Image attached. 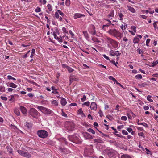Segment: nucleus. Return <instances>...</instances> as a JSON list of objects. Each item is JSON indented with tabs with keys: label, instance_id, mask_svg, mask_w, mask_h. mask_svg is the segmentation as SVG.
Returning <instances> with one entry per match:
<instances>
[{
	"label": "nucleus",
	"instance_id": "3c124183",
	"mask_svg": "<svg viewBox=\"0 0 158 158\" xmlns=\"http://www.w3.org/2000/svg\"><path fill=\"white\" fill-rule=\"evenodd\" d=\"M5 88L3 86H0V91H5Z\"/></svg>",
	"mask_w": 158,
	"mask_h": 158
},
{
	"label": "nucleus",
	"instance_id": "052dcab7",
	"mask_svg": "<svg viewBox=\"0 0 158 158\" xmlns=\"http://www.w3.org/2000/svg\"><path fill=\"white\" fill-rule=\"evenodd\" d=\"M1 98L4 101H6L7 100L8 98H7L6 97L3 96H1Z\"/></svg>",
	"mask_w": 158,
	"mask_h": 158
},
{
	"label": "nucleus",
	"instance_id": "ea45409f",
	"mask_svg": "<svg viewBox=\"0 0 158 158\" xmlns=\"http://www.w3.org/2000/svg\"><path fill=\"white\" fill-rule=\"evenodd\" d=\"M152 98V96L148 95L147 97V99L148 101L150 102H153V100H152L151 98Z\"/></svg>",
	"mask_w": 158,
	"mask_h": 158
},
{
	"label": "nucleus",
	"instance_id": "f704fd0d",
	"mask_svg": "<svg viewBox=\"0 0 158 158\" xmlns=\"http://www.w3.org/2000/svg\"><path fill=\"white\" fill-rule=\"evenodd\" d=\"M114 15V11L112 10H111L110 13L108 15V16L109 17H113Z\"/></svg>",
	"mask_w": 158,
	"mask_h": 158
},
{
	"label": "nucleus",
	"instance_id": "6ab92c4d",
	"mask_svg": "<svg viewBox=\"0 0 158 158\" xmlns=\"http://www.w3.org/2000/svg\"><path fill=\"white\" fill-rule=\"evenodd\" d=\"M83 35H84V37L87 40H90L89 36V34L88 33L87 31H84L82 32Z\"/></svg>",
	"mask_w": 158,
	"mask_h": 158
},
{
	"label": "nucleus",
	"instance_id": "4468645a",
	"mask_svg": "<svg viewBox=\"0 0 158 158\" xmlns=\"http://www.w3.org/2000/svg\"><path fill=\"white\" fill-rule=\"evenodd\" d=\"M90 108L92 110L94 111H96L97 109V105L95 102H92L91 105H90Z\"/></svg>",
	"mask_w": 158,
	"mask_h": 158
},
{
	"label": "nucleus",
	"instance_id": "0eeeda50",
	"mask_svg": "<svg viewBox=\"0 0 158 158\" xmlns=\"http://www.w3.org/2000/svg\"><path fill=\"white\" fill-rule=\"evenodd\" d=\"M29 114L30 116L36 118L39 113L35 108H31L29 111Z\"/></svg>",
	"mask_w": 158,
	"mask_h": 158
},
{
	"label": "nucleus",
	"instance_id": "69168bd1",
	"mask_svg": "<svg viewBox=\"0 0 158 158\" xmlns=\"http://www.w3.org/2000/svg\"><path fill=\"white\" fill-rule=\"evenodd\" d=\"M150 41V39H147V40H146V45H147V46H149L148 44L149 43Z\"/></svg>",
	"mask_w": 158,
	"mask_h": 158
},
{
	"label": "nucleus",
	"instance_id": "9b49d317",
	"mask_svg": "<svg viewBox=\"0 0 158 158\" xmlns=\"http://www.w3.org/2000/svg\"><path fill=\"white\" fill-rule=\"evenodd\" d=\"M110 54L111 56H116L117 57H118L121 54L118 51H114L113 50H111L110 52Z\"/></svg>",
	"mask_w": 158,
	"mask_h": 158
},
{
	"label": "nucleus",
	"instance_id": "bf43d9fd",
	"mask_svg": "<svg viewBox=\"0 0 158 158\" xmlns=\"http://www.w3.org/2000/svg\"><path fill=\"white\" fill-rule=\"evenodd\" d=\"M98 114L101 117H102L103 115V112L101 110H100L98 112Z\"/></svg>",
	"mask_w": 158,
	"mask_h": 158
},
{
	"label": "nucleus",
	"instance_id": "aec40b11",
	"mask_svg": "<svg viewBox=\"0 0 158 158\" xmlns=\"http://www.w3.org/2000/svg\"><path fill=\"white\" fill-rule=\"evenodd\" d=\"M77 114H79L82 117H85V116L83 113L81 108L79 109L77 112Z\"/></svg>",
	"mask_w": 158,
	"mask_h": 158
},
{
	"label": "nucleus",
	"instance_id": "6e6d98bb",
	"mask_svg": "<svg viewBox=\"0 0 158 158\" xmlns=\"http://www.w3.org/2000/svg\"><path fill=\"white\" fill-rule=\"evenodd\" d=\"M61 115L63 116V117H64L65 118H67L68 117L67 114L65 113L63 111V110H62Z\"/></svg>",
	"mask_w": 158,
	"mask_h": 158
},
{
	"label": "nucleus",
	"instance_id": "de8ad7c7",
	"mask_svg": "<svg viewBox=\"0 0 158 158\" xmlns=\"http://www.w3.org/2000/svg\"><path fill=\"white\" fill-rule=\"evenodd\" d=\"M109 79L112 80L114 82V83L117 81L112 76L109 77Z\"/></svg>",
	"mask_w": 158,
	"mask_h": 158
},
{
	"label": "nucleus",
	"instance_id": "473e14b6",
	"mask_svg": "<svg viewBox=\"0 0 158 158\" xmlns=\"http://www.w3.org/2000/svg\"><path fill=\"white\" fill-rule=\"evenodd\" d=\"M60 141L61 142H62L66 144H67V142L66 141V139L64 138H62L60 139Z\"/></svg>",
	"mask_w": 158,
	"mask_h": 158
},
{
	"label": "nucleus",
	"instance_id": "a211bd4d",
	"mask_svg": "<svg viewBox=\"0 0 158 158\" xmlns=\"http://www.w3.org/2000/svg\"><path fill=\"white\" fill-rule=\"evenodd\" d=\"M85 15L80 13H75L74 14L73 18L75 19L78 18H80L82 17H85Z\"/></svg>",
	"mask_w": 158,
	"mask_h": 158
},
{
	"label": "nucleus",
	"instance_id": "f03ea898",
	"mask_svg": "<svg viewBox=\"0 0 158 158\" xmlns=\"http://www.w3.org/2000/svg\"><path fill=\"white\" fill-rule=\"evenodd\" d=\"M106 39L108 45L109 47L111 48L112 49H116L118 48L119 44L118 42L110 37H106Z\"/></svg>",
	"mask_w": 158,
	"mask_h": 158
},
{
	"label": "nucleus",
	"instance_id": "6e6552de",
	"mask_svg": "<svg viewBox=\"0 0 158 158\" xmlns=\"http://www.w3.org/2000/svg\"><path fill=\"white\" fill-rule=\"evenodd\" d=\"M88 31L90 34L92 35H97V34L96 32L95 29V27L94 25H90L88 28Z\"/></svg>",
	"mask_w": 158,
	"mask_h": 158
},
{
	"label": "nucleus",
	"instance_id": "39448f33",
	"mask_svg": "<svg viewBox=\"0 0 158 158\" xmlns=\"http://www.w3.org/2000/svg\"><path fill=\"white\" fill-rule=\"evenodd\" d=\"M37 134L39 137L42 138H45L48 135V132L46 131L43 130H38Z\"/></svg>",
	"mask_w": 158,
	"mask_h": 158
},
{
	"label": "nucleus",
	"instance_id": "79ce46f5",
	"mask_svg": "<svg viewBox=\"0 0 158 158\" xmlns=\"http://www.w3.org/2000/svg\"><path fill=\"white\" fill-rule=\"evenodd\" d=\"M41 10V8L39 6H38L37 8L35 9V11L36 12L38 13L40 12Z\"/></svg>",
	"mask_w": 158,
	"mask_h": 158
},
{
	"label": "nucleus",
	"instance_id": "49530a36",
	"mask_svg": "<svg viewBox=\"0 0 158 158\" xmlns=\"http://www.w3.org/2000/svg\"><path fill=\"white\" fill-rule=\"evenodd\" d=\"M54 16L55 18L57 19H58V18L60 17V16H59V13L57 11L54 14Z\"/></svg>",
	"mask_w": 158,
	"mask_h": 158
},
{
	"label": "nucleus",
	"instance_id": "7ed1b4c3",
	"mask_svg": "<svg viewBox=\"0 0 158 158\" xmlns=\"http://www.w3.org/2000/svg\"><path fill=\"white\" fill-rule=\"evenodd\" d=\"M36 108L40 111L45 115L52 116L53 114V112L52 110L46 107L42 106H38Z\"/></svg>",
	"mask_w": 158,
	"mask_h": 158
},
{
	"label": "nucleus",
	"instance_id": "bb28decb",
	"mask_svg": "<svg viewBox=\"0 0 158 158\" xmlns=\"http://www.w3.org/2000/svg\"><path fill=\"white\" fill-rule=\"evenodd\" d=\"M118 15L119 16V18H120L119 19L120 21L123 20V17H124V15L123 14H122L121 12H118Z\"/></svg>",
	"mask_w": 158,
	"mask_h": 158
},
{
	"label": "nucleus",
	"instance_id": "72a5a7b5",
	"mask_svg": "<svg viewBox=\"0 0 158 158\" xmlns=\"http://www.w3.org/2000/svg\"><path fill=\"white\" fill-rule=\"evenodd\" d=\"M87 131L90 133H91L93 134H95V131L92 128H89L88 129H87Z\"/></svg>",
	"mask_w": 158,
	"mask_h": 158
},
{
	"label": "nucleus",
	"instance_id": "09e8293b",
	"mask_svg": "<svg viewBox=\"0 0 158 158\" xmlns=\"http://www.w3.org/2000/svg\"><path fill=\"white\" fill-rule=\"evenodd\" d=\"M157 64H158V60H157L155 62H153L151 64H152V66L154 67Z\"/></svg>",
	"mask_w": 158,
	"mask_h": 158
},
{
	"label": "nucleus",
	"instance_id": "b1692460",
	"mask_svg": "<svg viewBox=\"0 0 158 158\" xmlns=\"http://www.w3.org/2000/svg\"><path fill=\"white\" fill-rule=\"evenodd\" d=\"M67 103V101L65 98H63L61 99V103L62 106H65L66 105Z\"/></svg>",
	"mask_w": 158,
	"mask_h": 158
},
{
	"label": "nucleus",
	"instance_id": "c85d7f7f",
	"mask_svg": "<svg viewBox=\"0 0 158 158\" xmlns=\"http://www.w3.org/2000/svg\"><path fill=\"white\" fill-rule=\"evenodd\" d=\"M121 158H131V156L127 154H124L121 156Z\"/></svg>",
	"mask_w": 158,
	"mask_h": 158
},
{
	"label": "nucleus",
	"instance_id": "9d476101",
	"mask_svg": "<svg viewBox=\"0 0 158 158\" xmlns=\"http://www.w3.org/2000/svg\"><path fill=\"white\" fill-rule=\"evenodd\" d=\"M116 151L114 149H109L106 151V154L110 158L113 157L115 154Z\"/></svg>",
	"mask_w": 158,
	"mask_h": 158
},
{
	"label": "nucleus",
	"instance_id": "ddd939ff",
	"mask_svg": "<svg viewBox=\"0 0 158 158\" xmlns=\"http://www.w3.org/2000/svg\"><path fill=\"white\" fill-rule=\"evenodd\" d=\"M84 136L85 139H88L91 140L93 138V136L87 132H85L84 134Z\"/></svg>",
	"mask_w": 158,
	"mask_h": 158
},
{
	"label": "nucleus",
	"instance_id": "f257e3e1",
	"mask_svg": "<svg viewBox=\"0 0 158 158\" xmlns=\"http://www.w3.org/2000/svg\"><path fill=\"white\" fill-rule=\"evenodd\" d=\"M107 33L110 35L115 37L118 40H119L123 37V33H120L118 30L115 28H112L109 29Z\"/></svg>",
	"mask_w": 158,
	"mask_h": 158
},
{
	"label": "nucleus",
	"instance_id": "58836bf2",
	"mask_svg": "<svg viewBox=\"0 0 158 158\" xmlns=\"http://www.w3.org/2000/svg\"><path fill=\"white\" fill-rule=\"evenodd\" d=\"M51 104L53 105H55V106H58V102H57L56 100H54L52 101Z\"/></svg>",
	"mask_w": 158,
	"mask_h": 158
},
{
	"label": "nucleus",
	"instance_id": "a878e982",
	"mask_svg": "<svg viewBox=\"0 0 158 158\" xmlns=\"http://www.w3.org/2000/svg\"><path fill=\"white\" fill-rule=\"evenodd\" d=\"M6 148L7 149V151L10 153H12L13 152V149L10 146H7L6 147Z\"/></svg>",
	"mask_w": 158,
	"mask_h": 158
},
{
	"label": "nucleus",
	"instance_id": "393cba45",
	"mask_svg": "<svg viewBox=\"0 0 158 158\" xmlns=\"http://www.w3.org/2000/svg\"><path fill=\"white\" fill-rule=\"evenodd\" d=\"M127 7L129 10L131 12L134 13L135 12V10L134 8L128 6H127Z\"/></svg>",
	"mask_w": 158,
	"mask_h": 158
},
{
	"label": "nucleus",
	"instance_id": "5701e85b",
	"mask_svg": "<svg viewBox=\"0 0 158 158\" xmlns=\"http://www.w3.org/2000/svg\"><path fill=\"white\" fill-rule=\"evenodd\" d=\"M139 119H138V121L137 122V124L139 125H142L145 127L146 128H148V125L145 122H143V123H139Z\"/></svg>",
	"mask_w": 158,
	"mask_h": 158
},
{
	"label": "nucleus",
	"instance_id": "7c9ffc66",
	"mask_svg": "<svg viewBox=\"0 0 158 158\" xmlns=\"http://www.w3.org/2000/svg\"><path fill=\"white\" fill-rule=\"evenodd\" d=\"M9 86L10 87L14 88V89H15V88H16V87H17V86L16 85L13 83H10Z\"/></svg>",
	"mask_w": 158,
	"mask_h": 158
},
{
	"label": "nucleus",
	"instance_id": "864d4df0",
	"mask_svg": "<svg viewBox=\"0 0 158 158\" xmlns=\"http://www.w3.org/2000/svg\"><path fill=\"white\" fill-rule=\"evenodd\" d=\"M139 17L140 18H142V19H146L147 18V16H146L143 15H140Z\"/></svg>",
	"mask_w": 158,
	"mask_h": 158
},
{
	"label": "nucleus",
	"instance_id": "2eb2a0df",
	"mask_svg": "<svg viewBox=\"0 0 158 158\" xmlns=\"http://www.w3.org/2000/svg\"><path fill=\"white\" fill-rule=\"evenodd\" d=\"M56 33V32L54 31L53 32L52 35L54 36V38L56 40H57L58 41L60 42H62L63 40L62 37L59 38L58 37H57Z\"/></svg>",
	"mask_w": 158,
	"mask_h": 158
},
{
	"label": "nucleus",
	"instance_id": "f3484780",
	"mask_svg": "<svg viewBox=\"0 0 158 158\" xmlns=\"http://www.w3.org/2000/svg\"><path fill=\"white\" fill-rule=\"evenodd\" d=\"M20 109L21 113L23 114L26 115L27 114V109L26 107L23 106H20Z\"/></svg>",
	"mask_w": 158,
	"mask_h": 158
},
{
	"label": "nucleus",
	"instance_id": "a18cd8bd",
	"mask_svg": "<svg viewBox=\"0 0 158 158\" xmlns=\"http://www.w3.org/2000/svg\"><path fill=\"white\" fill-rule=\"evenodd\" d=\"M142 78V76L141 74H138L135 76V78L136 79H141Z\"/></svg>",
	"mask_w": 158,
	"mask_h": 158
},
{
	"label": "nucleus",
	"instance_id": "cd10ccee",
	"mask_svg": "<svg viewBox=\"0 0 158 158\" xmlns=\"http://www.w3.org/2000/svg\"><path fill=\"white\" fill-rule=\"evenodd\" d=\"M126 129L129 132H131L132 135H133L134 134L135 132L133 130L132 128H127Z\"/></svg>",
	"mask_w": 158,
	"mask_h": 158
},
{
	"label": "nucleus",
	"instance_id": "1a4fd4ad",
	"mask_svg": "<svg viewBox=\"0 0 158 158\" xmlns=\"http://www.w3.org/2000/svg\"><path fill=\"white\" fill-rule=\"evenodd\" d=\"M18 153L21 155L27 158H30L31 156V155L28 152L23 151L22 150L19 149L17 151Z\"/></svg>",
	"mask_w": 158,
	"mask_h": 158
},
{
	"label": "nucleus",
	"instance_id": "774afa93",
	"mask_svg": "<svg viewBox=\"0 0 158 158\" xmlns=\"http://www.w3.org/2000/svg\"><path fill=\"white\" fill-rule=\"evenodd\" d=\"M121 119L123 120H127V117L126 116H123L121 117Z\"/></svg>",
	"mask_w": 158,
	"mask_h": 158
},
{
	"label": "nucleus",
	"instance_id": "5fc2aeb1",
	"mask_svg": "<svg viewBox=\"0 0 158 158\" xmlns=\"http://www.w3.org/2000/svg\"><path fill=\"white\" fill-rule=\"evenodd\" d=\"M141 11L143 14H147L149 12L148 8L147 10H142Z\"/></svg>",
	"mask_w": 158,
	"mask_h": 158
},
{
	"label": "nucleus",
	"instance_id": "4be33fe9",
	"mask_svg": "<svg viewBox=\"0 0 158 158\" xmlns=\"http://www.w3.org/2000/svg\"><path fill=\"white\" fill-rule=\"evenodd\" d=\"M94 142L95 143H104L103 141L101 140L100 139H95L94 140Z\"/></svg>",
	"mask_w": 158,
	"mask_h": 158
},
{
	"label": "nucleus",
	"instance_id": "4c0bfd02",
	"mask_svg": "<svg viewBox=\"0 0 158 158\" xmlns=\"http://www.w3.org/2000/svg\"><path fill=\"white\" fill-rule=\"evenodd\" d=\"M57 11L58 12L59 14L61 15L63 18L65 16V15L64 13L62 12L60 10H57Z\"/></svg>",
	"mask_w": 158,
	"mask_h": 158
},
{
	"label": "nucleus",
	"instance_id": "e433bc0d",
	"mask_svg": "<svg viewBox=\"0 0 158 158\" xmlns=\"http://www.w3.org/2000/svg\"><path fill=\"white\" fill-rule=\"evenodd\" d=\"M47 7L49 11H51L52 10V7L51 4H48L47 6Z\"/></svg>",
	"mask_w": 158,
	"mask_h": 158
},
{
	"label": "nucleus",
	"instance_id": "423d86ee",
	"mask_svg": "<svg viewBox=\"0 0 158 158\" xmlns=\"http://www.w3.org/2000/svg\"><path fill=\"white\" fill-rule=\"evenodd\" d=\"M65 126L68 130L73 131L74 130L75 125L72 122H66L65 124Z\"/></svg>",
	"mask_w": 158,
	"mask_h": 158
},
{
	"label": "nucleus",
	"instance_id": "2f4dec72",
	"mask_svg": "<svg viewBox=\"0 0 158 158\" xmlns=\"http://www.w3.org/2000/svg\"><path fill=\"white\" fill-rule=\"evenodd\" d=\"M92 40L94 42L99 43L100 41L96 37H93L92 38Z\"/></svg>",
	"mask_w": 158,
	"mask_h": 158
},
{
	"label": "nucleus",
	"instance_id": "680f3d73",
	"mask_svg": "<svg viewBox=\"0 0 158 158\" xmlns=\"http://www.w3.org/2000/svg\"><path fill=\"white\" fill-rule=\"evenodd\" d=\"M131 28L134 32H136V27L135 26H133V25L131 26Z\"/></svg>",
	"mask_w": 158,
	"mask_h": 158
},
{
	"label": "nucleus",
	"instance_id": "412c9836",
	"mask_svg": "<svg viewBox=\"0 0 158 158\" xmlns=\"http://www.w3.org/2000/svg\"><path fill=\"white\" fill-rule=\"evenodd\" d=\"M59 149V150L61 152H64L66 153H68L69 152V150L67 148H63L62 147H60Z\"/></svg>",
	"mask_w": 158,
	"mask_h": 158
},
{
	"label": "nucleus",
	"instance_id": "c756f323",
	"mask_svg": "<svg viewBox=\"0 0 158 158\" xmlns=\"http://www.w3.org/2000/svg\"><path fill=\"white\" fill-rule=\"evenodd\" d=\"M147 85V84L146 83H143L142 84H138V86L140 88H142V87H144Z\"/></svg>",
	"mask_w": 158,
	"mask_h": 158
},
{
	"label": "nucleus",
	"instance_id": "37998d69",
	"mask_svg": "<svg viewBox=\"0 0 158 158\" xmlns=\"http://www.w3.org/2000/svg\"><path fill=\"white\" fill-rule=\"evenodd\" d=\"M83 106H88L90 105V102L87 101L82 104Z\"/></svg>",
	"mask_w": 158,
	"mask_h": 158
},
{
	"label": "nucleus",
	"instance_id": "f8f14e48",
	"mask_svg": "<svg viewBox=\"0 0 158 158\" xmlns=\"http://www.w3.org/2000/svg\"><path fill=\"white\" fill-rule=\"evenodd\" d=\"M142 36L141 35H138L135 37L133 40V42L134 44L138 43L139 42L140 40L142 38Z\"/></svg>",
	"mask_w": 158,
	"mask_h": 158
},
{
	"label": "nucleus",
	"instance_id": "8fccbe9b",
	"mask_svg": "<svg viewBox=\"0 0 158 158\" xmlns=\"http://www.w3.org/2000/svg\"><path fill=\"white\" fill-rule=\"evenodd\" d=\"M67 69L69 73L73 72L74 71V69L69 66L68 67Z\"/></svg>",
	"mask_w": 158,
	"mask_h": 158
},
{
	"label": "nucleus",
	"instance_id": "c9c22d12",
	"mask_svg": "<svg viewBox=\"0 0 158 158\" xmlns=\"http://www.w3.org/2000/svg\"><path fill=\"white\" fill-rule=\"evenodd\" d=\"M14 112L17 115L19 116L20 115V113L18 109H15Z\"/></svg>",
	"mask_w": 158,
	"mask_h": 158
},
{
	"label": "nucleus",
	"instance_id": "e2e57ef3",
	"mask_svg": "<svg viewBox=\"0 0 158 158\" xmlns=\"http://www.w3.org/2000/svg\"><path fill=\"white\" fill-rule=\"evenodd\" d=\"M138 135L139 136H141L143 137H144V134L143 132H140L138 134Z\"/></svg>",
	"mask_w": 158,
	"mask_h": 158
},
{
	"label": "nucleus",
	"instance_id": "0e129e2a",
	"mask_svg": "<svg viewBox=\"0 0 158 158\" xmlns=\"http://www.w3.org/2000/svg\"><path fill=\"white\" fill-rule=\"evenodd\" d=\"M62 30L64 33H68V31L66 30V28L65 27H63L62 28Z\"/></svg>",
	"mask_w": 158,
	"mask_h": 158
},
{
	"label": "nucleus",
	"instance_id": "603ef678",
	"mask_svg": "<svg viewBox=\"0 0 158 158\" xmlns=\"http://www.w3.org/2000/svg\"><path fill=\"white\" fill-rule=\"evenodd\" d=\"M70 4V0H66L65 2V4L67 6H69Z\"/></svg>",
	"mask_w": 158,
	"mask_h": 158
},
{
	"label": "nucleus",
	"instance_id": "20e7f679",
	"mask_svg": "<svg viewBox=\"0 0 158 158\" xmlns=\"http://www.w3.org/2000/svg\"><path fill=\"white\" fill-rule=\"evenodd\" d=\"M68 139L69 141L76 144H79L82 142L81 139L76 135L69 136Z\"/></svg>",
	"mask_w": 158,
	"mask_h": 158
},
{
	"label": "nucleus",
	"instance_id": "13d9d810",
	"mask_svg": "<svg viewBox=\"0 0 158 158\" xmlns=\"http://www.w3.org/2000/svg\"><path fill=\"white\" fill-rule=\"evenodd\" d=\"M122 133L123 134L125 135H127L128 134V133L127 132V131L124 130H122Z\"/></svg>",
	"mask_w": 158,
	"mask_h": 158
},
{
	"label": "nucleus",
	"instance_id": "4d7b16f0",
	"mask_svg": "<svg viewBox=\"0 0 158 158\" xmlns=\"http://www.w3.org/2000/svg\"><path fill=\"white\" fill-rule=\"evenodd\" d=\"M86 100V96L85 95H84L83 96L82 98H81V100L82 102H84Z\"/></svg>",
	"mask_w": 158,
	"mask_h": 158
},
{
	"label": "nucleus",
	"instance_id": "338daca9",
	"mask_svg": "<svg viewBox=\"0 0 158 158\" xmlns=\"http://www.w3.org/2000/svg\"><path fill=\"white\" fill-rule=\"evenodd\" d=\"M62 66L63 68H67L68 69V67H69V66H68L66 64H62Z\"/></svg>",
	"mask_w": 158,
	"mask_h": 158
},
{
	"label": "nucleus",
	"instance_id": "dca6fc26",
	"mask_svg": "<svg viewBox=\"0 0 158 158\" xmlns=\"http://www.w3.org/2000/svg\"><path fill=\"white\" fill-rule=\"evenodd\" d=\"M108 22V23L106 25H103L102 27V29L105 31H106L108 28V27L111 24V22L108 20V19L105 20Z\"/></svg>",
	"mask_w": 158,
	"mask_h": 158
},
{
	"label": "nucleus",
	"instance_id": "c03bdc74",
	"mask_svg": "<svg viewBox=\"0 0 158 158\" xmlns=\"http://www.w3.org/2000/svg\"><path fill=\"white\" fill-rule=\"evenodd\" d=\"M158 23V21H154V23H153V26L154 28H158V27H157V24Z\"/></svg>",
	"mask_w": 158,
	"mask_h": 158
},
{
	"label": "nucleus",
	"instance_id": "a19ab883",
	"mask_svg": "<svg viewBox=\"0 0 158 158\" xmlns=\"http://www.w3.org/2000/svg\"><path fill=\"white\" fill-rule=\"evenodd\" d=\"M25 126L28 128H29L31 127V123L26 122L25 123Z\"/></svg>",
	"mask_w": 158,
	"mask_h": 158
}]
</instances>
